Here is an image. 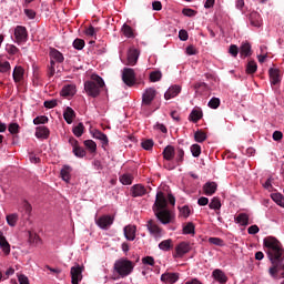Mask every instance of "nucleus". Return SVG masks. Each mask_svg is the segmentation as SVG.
Segmentation results:
<instances>
[{
  "mask_svg": "<svg viewBox=\"0 0 284 284\" xmlns=\"http://www.w3.org/2000/svg\"><path fill=\"white\" fill-rule=\"evenodd\" d=\"M92 136H93L94 139H97V140H100L103 145H108V144H109V139H108V136H106L104 133H102V132H100V131H98V130H94V131L92 132Z\"/></svg>",
  "mask_w": 284,
  "mask_h": 284,
  "instance_id": "4be33fe9",
  "label": "nucleus"
},
{
  "mask_svg": "<svg viewBox=\"0 0 284 284\" xmlns=\"http://www.w3.org/2000/svg\"><path fill=\"white\" fill-rule=\"evenodd\" d=\"M252 54V45L248 42H244L242 47H240V55L247 58Z\"/></svg>",
  "mask_w": 284,
  "mask_h": 284,
  "instance_id": "412c9836",
  "label": "nucleus"
},
{
  "mask_svg": "<svg viewBox=\"0 0 284 284\" xmlns=\"http://www.w3.org/2000/svg\"><path fill=\"white\" fill-rule=\"evenodd\" d=\"M28 40V32L26 27L18 26L14 29V42L18 44L26 43Z\"/></svg>",
  "mask_w": 284,
  "mask_h": 284,
  "instance_id": "20e7f679",
  "label": "nucleus"
},
{
  "mask_svg": "<svg viewBox=\"0 0 284 284\" xmlns=\"http://www.w3.org/2000/svg\"><path fill=\"white\" fill-rule=\"evenodd\" d=\"M209 242L211 244L216 245V246H224L225 245L224 241L222 239H220V237H210Z\"/></svg>",
  "mask_w": 284,
  "mask_h": 284,
  "instance_id": "de8ad7c7",
  "label": "nucleus"
},
{
  "mask_svg": "<svg viewBox=\"0 0 284 284\" xmlns=\"http://www.w3.org/2000/svg\"><path fill=\"white\" fill-rule=\"evenodd\" d=\"M154 145V142L152 140H145L142 142V148L146 151L151 150Z\"/></svg>",
  "mask_w": 284,
  "mask_h": 284,
  "instance_id": "864d4df0",
  "label": "nucleus"
},
{
  "mask_svg": "<svg viewBox=\"0 0 284 284\" xmlns=\"http://www.w3.org/2000/svg\"><path fill=\"white\" fill-rule=\"evenodd\" d=\"M191 152L194 158H199L201 155L202 149L199 144H193L191 146Z\"/></svg>",
  "mask_w": 284,
  "mask_h": 284,
  "instance_id": "37998d69",
  "label": "nucleus"
},
{
  "mask_svg": "<svg viewBox=\"0 0 284 284\" xmlns=\"http://www.w3.org/2000/svg\"><path fill=\"white\" fill-rule=\"evenodd\" d=\"M271 199H273V201L277 205L284 207V196L281 193H273V194H271Z\"/></svg>",
  "mask_w": 284,
  "mask_h": 284,
  "instance_id": "c756f323",
  "label": "nucleus"
},
{
  "mask_svg": "<svg viewBox=\"0 0 284 284\" xmlns=\"http://www.w3.org/2000/svg\"><path fill=\"white\" fill-rule=\"evenodd\" d=\"M183 233L184 234H194L195 233V226L192 222H189L184 227H183Z\"/></svg>",
  "mask_w": 284,
  "mask_h": 284,
  "instance_id": "ea45409f",
  "label": "nucleus"
},
{
  "mask_svg": "<svg viewBox=\"0 0 284 284\" xmlns=\"http://www.w3.org/2000/svg\"><path fill=\"white\" fill-rule=\"evenodd\" d=\"M172 247V240H165L159 244V248L162 251H169Z\"/></svg>",
  "mask_w": 284,
  "mask_h": 284,
  "instance_id": "58836bf2",
  "label": "nucleus"
},
{
  "mask_svg": "<svg viewBox=\"0 0 284 284\" xmlns=\"http://www.w3.org/2000/svg\"><path fill=\"white\" fill-rule=\"evenodd\" d=\"M163 155H164V159L168 161L173 160L175 155V149L172 145L166 146L164 149Z\"/></svg>",
  "mask_w": 284,
  "mask_h": 284,
  "instance_id": "a878e982",
  "label": "nucleus"
},
{
  "mask_svg": "<svg viewBox=\"0 0 284 284\" xmlns=\"http://www.w3.org/2000/svg\"><path fill=\"white\" fill-rule=\"evenodd\" d=\"M131 192L133 197H140L146 194V189L141 184H136L131 189Z\"/></svg>",
  "mask_w": 284,
  "mask_h": 284,
  "instance_id": "dca6fc26",
  "label": "nucleus"
},
{
  "mask_svg": "<svg viewBox=\"0 0 284 284\" xmlns=\"http://www.w3.org/2000/svg\"><path fill=\"white\" fill-rule=\"evenodd\" d=\"M179 38H180L181 41H187L189 34L185 30H181L180 33H179Z\"/></svg>",
  "mask_w": 284,
  "mask_h": 284,
  "instance_id": "680f3d73",
  "label": "nucleus"
},
{
  "mask_svg": "<svg viewBox=\"0 0 284 284\" xmlns=\"http://www.w3.org/2000/svg\"><path fill=\"white\" fill-rule=\"evenodd\" d=\"M19 215L16 213L7 215V223L9 226L14 227L18 223Z\"/></svg>",
  "mask_w": 284,
  "mask_h": 284,
  "instance_id": "c85d7f7f",
  "label": "nucleus"
},
{
  "mask_svg": "<svg viewBox=\"0 0 284 284\" xmlns=\"http://www.w3.org/2000/svg\"><path fill=\"white\" fill-rule=\"evenodd\" d=\"M104 87V81L97 74L91 77V81L85 82L84 89L90 97L97 98L100 94L101 88Z\"/></svg>",
  "mask_w": 284,
  "mask_h": 284,
  "instance_id": "f03ea898",
  "label": "nucleus"
},
{
  "mask_svg": "<svg viewBox=\"0 0 284 284\" xmlns=\"http://www.w3.org/2000/svg\"><path fill=\"white\" fill-rule=\"evenodd\" d=\"M182 91V88L180 85H172L169 88V90L165 92L164 98L165 100H171L178 97Z\"/></svg>",
  "mask_w": 284,
  "mask_h": 284,
  "instance_id": "9b49d317",
  "label": "nucleus"
},
{
  "mask_svg": "<svg viewBox=\"0 0 284 284\" xmlns=\"http://www.w3.org/2000/svg\"><path fill=\"white\" fill-rule=\"evenodd\" d=\"M204 193L207 195V196H211L213 195L216 190H217V184L215 182H207L204 187Z\"/></svg>",
  "mask_w": 284,
  "mask_h": 284,
  "instance_id": "a211bd4d",
  "label": "nucleus"
},
{
  "mask_svg": "<svg viewBox=\"0 0 284 284\" xmlns=\"http://www.w3.org/2000/svg\"><path fill=\"white\" fill-rule=\"evenodd\" d=\"M168 201L172 205H175V197L172 194H164L163 192L159 191L153 205V211L162 224H170L175 219L174 213L168 210Z\"/></svg>",
  "mask_w": 284,
  "mask_h": 284,
  "instance_id": "f257e3e1",
  "label": "nucleus"
},
{
  "mask_svg": "<svg viewBox=\"0 0 284 284\" xmlns=\"http://www.w3.org/2000/svg\"><path fill=\"white\" fill-rule=\"evenodd\" d=\"M194 138H195L196 142L202 143V142H204L206 140L207 136H206V134L204 132L197 131L195 133Z\"/></svg>",
  "mask_w": 284,
  "mask_h": 284,
  "instance_id": "a18cd8bd",
  "label": "nucleus"
},
{
  "mask_svg": "<svg viewBox=\"0 0 284 284\" xmlns=\"http://www.w3.org/2000/svg\"><path fill=\"white\" fill-rule=\"evenodd\" d=\"M114 222V219L110 215H104L97 221V224L102 229H109Z\"/></svg>",
  "mask_w": 284,
  "mask_h": 284,
  "instance_id": "9d476101",
  "label": "nucleus"
},
{
  "mask_svg": "<svg viewBox=\"0 0 284 284\" xmlns=\"http://www.w3.org/2000/svg\"><path fill=\"white\" fill-rule=\"evenodd\" d=\"M24 13L29 19H34L36 12L32 9H24Z\"/></svg>",
  "mask_w": 284,
  "mask_h": 284,
  "instance_id": "338daca9",
  "label": "nucleus"
},
{
  "mask_svg": "<svg viewBox=\"0 0 284 284\" xmlns=\"http://www.w3.org/2000/svg\"><path fill=\"white\" fill-rule=\"evenodd\" d=\"M260 232V229L257 225H251V227L248 229V234H257Z\"/></svg>",
  "mask_w": 284,
  "mask_h": 284,
  "instance_id": "69168bd1",
  "label": "nucleus"
},
{
  "mask_svg": "<svg viewBox=\"0 0 284 284\" xmlns=\"http://www.w3.org/2000/svg\"><path fill=\"white\" fill-rule=\"evenodd\" d=\"M146 227L151 235L154 236L156 240L162 237L163 232L154 221L150 220L146 224Z\"/></svg>",
  "mask_w": 284,
  "mask_h": 284,
  "instance_id": "0eeeda50",
  "label": "nucleus"
},
{
  "mask_svg": "<svg viewBox=\"0 0 284 284\" xmlns=\"http://www.w3.org/2000/svg\"><path fill=\"white\" fill-rule=\"evenodd\" d=\"M155 97H156V91L152 88L148 89L142 97V108H146L151 105Z\"/></svg>",
  "mask_w": 284,
  "mask_h": 284,
  "instance_id": "39448f33",
  "label": "nucleus"
},
{
  "mask_svg": "<svg viewBox=\"0 0 284 284\" xmlns=\"http://www.w3.org/2000/svg\"><path fill=\"white\" fill-rule=\"evenodd\" d=\"M114 268L121 277H125L133 272L134 264L126 258H121L115 262Z\"/></svg>",
  "mask_w": 284,
  "mask_h": 284,
  "instance_id": "7ed1b4c3",
  "label": "nucleus"
},
{
  "mask_svg": "<svg viewBox=\"0 0 284 284\" xmlns=\"http://www.w3.org/2000/svg\"><path fill=\"white\" fill-rule=\"evenodd\" d=\"M133 176L129 173L126 174H123L122 176H120V182L123 184V185H131L132 182H133Z\"/></svg>",
  "mask_w": 284,
  "mask_h": 284,
  "instance_id": "72a5a7b5",
  "label": "nucleus"
},
{
  "mask_svg": "<svg viewBox=\"0 0 284 284\" xmlns=\"http://www.w3.org/2000/svg\"><path fill=\"white\" fill-rule=\"evenodd\" d=\"M9 132L11 134H17L19 132V125L17 123H11L9 125Z\"/></svg>",
  "mask_w": 284,
  "mask_h": 284,
  "instance_id": "6e6d98bb",
  "label": "nucleus"
},
{
  "mask_svg": "<svg viewBox=\"0 0 284 284\" xmlns=\"http://www.w3.org/2000/svg\"><path fill=\"white\" fill-rule=\"evenodd\" d=\"M82 272H83V267H81L80 265H75L71 267L72 284H79L82 281L83 278Z\"/></svg>",
  "mask_w": 284,
  "mask_h": 284,
  "instance_id": "1a4fd4ad",
  "label": "nucleus"
},
{
  "mask_svg": "<svg viewBox=\"0 0 284 284\" xmlns=\"http://www.w3.org/2000/svg\"><path fill=\"white\" fill-rule=\"evenodd\" d=\"M283 139V133L280 131L273 132V141H281Z\"/></svg>",
  "mask_w": 284,
  "mask_h": 284,
  "instance_id": "e2e57ef3",
  "label": "nucleus"
},
{
  "mask_svg": "<svg viewBox=\"0 0 284 284\" xmlns=\"http://www.w3.org/2000/svg\"><path fill=\"white\" fill-rule=\"evenodd\" d=\"M183 14L185 17H194L195 16V11H193V9H183Z\"/></svg>",
  "mask_w": 284,
  "mask_h": 284,
  "instance_id": "774afa93",
  "label": "nucleus"
},
{
  "mask_svg": "<svg viewBox=\"0 0 284 284\" xmlns=\"http://www.w3.org/2000/svg\"><path fill=\"white\" fill-rule=\"evenodd\" d=\"M122 32L126 38H133L134 33L131 27L129 24H123Z\"/></svg>",
  "mask_w": 284,
  "mask_h": 284,
  "instance_id": "e433bc0d",
  "label": "nucleus"
},
{
  "mask_svg": "<svg viewBox=\"0 0 284 284\" xmlns=\"http://www.w3.org/2000/svg\"><path fill=\"white\" fill-rule=\"evenodd\" d=\"M257 71V64L254 61L248 62V64H246V73L248 74H253Z\"/></svg>",
  "mask_w": 284,
  "mask_h": 284,
  "instance_id": "4c0bfd02",
  "label": "nucleus"
},
{
  "mask_svg": "<svg viewBox=\"0 0 284 284\" xmlns=\"http://www.w3.org/2000/svg\"><path fill=\"white\" fill-rule=\"evenodd\" d=\"M262 186H264V189L272 191L273 186H272V178H270L268 180H266V182L264 184H262Z\"/></svg>",
  "mask_w": 284,
  "mask_h": 284,
  "instance_id": "0e129e2a",
  "label": "nucleus"
},
{
  "mask_svg": "<svg viewBox=\"0 0 284 284\" xmlns=\"http://www.w3.org/2000/svg\"><path fill=\"white\" fill-rule=\"evenodd\" d=\"M12 77L16 83L20 82L24 77V70L21 67H16Z\"/></svg>",
  "mask_w": 284,
  "mask_h": 284,
  "instance_id": "5701e85b",
  "label": "nucleus"
},
{
  "mask_svg": "<svg viewBox=\"0 0 284 284\" xmlns=\"http://www.w3.org/2000/svg\"><path fill=\"white\" fill-rule=\"evenodd\" d=\"M229 53L233 55V58H236L239 54V48L236 45H231L229 48Z\"/></svg>",
  "mask_w": 284,
  "mask_h": 284,
  "instance_id": "13d9d810",
  "label": "nucleus"
},
{
  "mask_svg": "<svg viewBox=\"0 0 284 284\" xmlns=\"http://www.w3.org/2000/svg\"><path fill=\"white\" fill-rule=\"evenodd\" d=\"M222 206L220 199L214 197L210 203V209L212 210H220Z\"/></svg>",
  "mask_w": 284,
  "mask_h": 284,
  "instance_id": "c03bdc74",
  "label": "nucleus"
},
{
  "mask_svg": "<svg viewBox=\"0 0 284 284\" xmlns=\"http://www.w3.org/2000/svg\"><path fill=\"white\" fill-rule=\"evenodd\" d=\"M18 281L20 284H30L29 278L23 274L18 275Z\"/></svg>",
  "mask_w": 284,
  "mask_h": 284,
  "instance_id": "bf43d9fd",
  "label": "nucleus"
},
{
  "mask_svg": "<svg viewBox=\"0 0 284 284\" xmlns=\"http://www.w3.org/2000/svg\"><path fill=\"white\" fill-rule=\"evenodd\" d=\"M212 275L220 284H226L229 280L222 270H215Z\"/></svg>",
  "mask_w": 284,
  "mask_h": 284,
  "instance_id": "f3484780",
  "label": "nucleus"
},
{
  "mask_svg": "<svg viewBox=\"0 0 284 284\" xmlns=\"http://www.w3.org/2000/svg\"><path fill=\"white\" fill-rule=\"evenodd\" d=\"M29 241L33 245H39L41 243L40 237L34 232H29Z\"/></svg>",
  "mask_w": 284,
  "mask_h": 284,
  "instance_id": "f704fd0d",
  "label": "nucleus"
},
{
  "mask_svg": "<svg viewBox=\"0 0 284 284\" xmlns=\"http://www.w3.org/2000/svg\"><path fill=\"white\" fill-rule=\"evenodd\" d=\"M191 251V245L187 242H182L175 247V253L173 256L175 258L183 257L186 253Z\"/></svg>",
  "mask_w": 284,
  "mask_h": 284,
  "instance_id": "423d86ee",
  "label": "nucleus"
},
{
  "mask_svg": "<svg viewBox=\"0 0 284 284\" xmlns=\"http://www.w3.org/2000/svg\"><path fill=\"white\" fill-rule=\"evenodd\" d=\"M123 82L128 87H133L135 84V73L132 69H124L123 75H122Z\"/></svg>",
  "mask_w": 284,
  "mask_h": 284,
  "instance_id": "6e6552de",
  "label": "nucleus"
},
{
  "mask_svg": "<svg viewBox=\"0 0 284 284\" xmlns=\"http://www.w3.org/2000/svg\"><path fill=\"white\" fill-rule=\"evenodd\" d=\"M50 57H51V59H52L51 64H53L54 61L58 62V63H62V62L64 61V58H63L62 53H60V52H59L58 50H55V49H52V50L50 51Z\"/></svg>",
  "mask_w": 284,
  "mask_h": 284,
  "instance_id": "6ab92c4d",
  "label": "nucleus"
},
{
  "mask_svg": "<svg viewBox=\"0 0 284 284\" xmlns=\"http://www.w3.org/2000/svg\"><path fill=\"white\" fill-rule=\"evenodd\" d=\"M75 92H77L75 85L69 84L62 89L61 94L63 97H73Z\"/></svg>",
  "mask_w": 284,
  "mask_h": 284,
  "instance_id": "b1692460",
  "label": "nucleus"
},
{
  "mask_svg": "<svg viewBox=\"0 0 284 284\" xmlns=\"http://www.w3.org/2000/svg\"><path fill=\"white\" fill-rule=\"evenodd\" d=\"M179 274L176 273H164L161 276V281L169 284H174L179 281Z\"/></svg>",
  "mask_w": 284,
  "mask_h": 284,
  "instance_id": "4468645a",
  "label": "nucleus"
},
{
  "mask_svg": "<svg viewBox=\"0 0 284 284\" xmlns=\"http://www.w3.org/2000/svg\"><path fill=\"white\" fill-rule=\"evenodd\" d=\"M150 79L152 82H158L162 79V73L160 71H154L150 74Z\"/></svg>",
  "mask_w": 284,
  "mask_h": 284,
  "instance_id": "49530a36",
  "label": "nucleus"
},
{
  "mask_svg": "<svg viewBox=\"0 0 284 284\" xmlns=\"http://www.w3.org/2000/svg\"><path fill=\"white\" fill-rule=\"evenodd\" d=\"M85 43L83 40H80V39H77L74 42H73V47L74 49L77 50H82L84 48Z\"/></svg>",
  "mask_w": 284,
  "mask_h": 284,
  "instance_id": "5fc2aeb1",
  "label": "nucleus"
},
{
  "mask_svg": "<svg viewBox=\"0 0 284 284\" xmlns=\"http://www.w3.org/2000/svg\"><path fill=\"white\" fill-rule=\"evenodd\" d=\"M49 134H50V131L45 126H39L36 130V136L38 139H47L49 136Z\"/></svg>",
  "mask_w": 284,
  "mask_h": 284,
  "instance_id": "393cba45",
  "label": "nucleus"
},
{
  "mask_svg": "<svg viewBox=\"0 0 284 284\" xmlns=\"http://www.w3.org/2000/svg\"><path fill=\"white\" fill-rule=\"evenodd\" d=\"M73 153L77 158H80V159H82L87 155V152L80 146H74L73 148Z\"/></svg>",
  "mask_w": 284,
  "mask_h": 284,
  "instance_id": "79ce46f5",
  "label": "nucleus"
},
{
  "mask_svg": "<svg viewBox=\"0 0 284 284\" xmlns=\"http://www.w3.org/2000/svg\"><path fill=\"white\" fill-rule=\"evenodd\" d=\"M184 161V151L182 149H180L176 153V162H183Z\"/></svg>",
  "mask_w": 284,
  "mask_h": 284,
  "instance_id": "052dcab7",
  "label": "nucleus"
},
{
  "mask_svg": "<svg viewBox=\"0 0 284 284\" xmlns=\"http://www.w3.org/2000/svg\"><path fill=\"white\" fill-rule=\"evenodd\" d=\"M221 104L220 99L217 98H213L210 102H209V106L212 109H217Z\"/></svg>",
  "mask_w": 284,
  "mask_h": 284,
  "instance_id": "603ef678",
  "label": "nucleus"
},
{
  "mask_svg": "<svg viewBox=\"0 0 284 284\" xmlns=\"http://www.w3.org/2000/svg\"><path fill=\"white\" fill-rule=\"evenodd\" d=\"M10 63L6 61L2 57H0V73H6L10 71Z\"/></svg>",
  "mask_w": 284,
  "mask_h": 284,
  "instance_id": "473e14b6",
  "label": "nucleus"
},
{
  "mask_svg": "<svg viewBox=\"0 0 284 284\" xmlns=\"http://www.w3.org/2000/svg\"><path fill=\"white\" fill-rule=\"evenodd\" d=\"M83 130H84V126H83L82 123H80L79 125H77L73 129V133H74L75 136L80 138L83 134Z\"/></svg>",
  "mask_w": 284,
  "mask_h": 284,
  "instance_id": "09e8293b",
  "label": "nucleus"
},
{
  "mask_svg": "<svg viewBox=\"0 0 284 284\" xmlns=\"http://www.w3.org/2000/svg\"><path fill=\"white\" fill-rule=\"evenodd\" d=\"M268 77L271 78V84L276 85L281 82V73L277 69L268 70Z\"/></svg>",
  "mask_w": 284,
  "mask_h": 284,
  "instance_id": "2eb2a0df",
  "label": "nucleus"
},
{
  "mask_svg": "<svg viewBox=\"0 0 284 284\" xmlns=\"http://www.w3.org/2000/svg\"><path fill=\"white\" fill-rule=\"evenodd\" d=\"M64 120L68 124H71L73 122L74 118V111L71 108H68L65 112L63 113Z\"/></svg>",
  "mask_w": 284,
  "mask_h": 284,
  "instance_id": "7c9ffc66",
  "label": "nucleus"
},
{
  "mask_svg": "<svg viewBox=\"0 0 284 284\" xmlns=\"http://www.w3.org/2000/svg\"><path fill=\"white\" fill-rule=\"evenodd\" d=\"M192 211L190 206L185 205L183 207H180V215L184 219H187L191 215Z\"/></svg>",
  "mask_w": 284,
  "mask_h": 284,
  "instance_id": "a19ab883",
  "label": "nucleus"
},
{
  "mask_svg": "<svg viewBox=\"0 0 284 284\" xmlns=\"http://www.w3.org/2000/svg\"><path fill=\"white\" fill-rule=\"evenodd\" d=\"M142 263H143L144 265L154 266L155 261H154V258H153L152 256H146V257H143V258H142Z\"/></svg>",
  "mask_w": 284,
  "mask_h": 284,
  "instance_id": "3c124183",
  "label": "nucleus"
},
{
  "mask_svg": "<svg viewBox=\"0 0 284 284\" xmlns=\"http://www.w3.org/2000/svg\"><path fill=\"white\" fill-rule=\"evenodd\" d=\"M248 221H250V217L245 213H240V215H237V217H235V222H237V224H240L242 226L248 225Z\"/></svg>",
  "mask_w": 284,
  "mask_h": 284,
  "instance_id": "bb28decb",
  "label": "nucleus"
},
{
  "mask_svg": "<svg viewBox=\"0 0 284 284\" xmlns=\"http://www.w3.org/2000/svg\"><path fill=\"white\" fill-rule=\"evenodd\" d=\"M70 173H71V169L69 166H64L61 170V176H62L63 181H65V182L70 181Z\"/></svg>",
  "mask_w": 284,
  "mask_h": 284,
  "instance_id": "c9c22d12",
  "label": "nucleus"
},
{
  "mask_svg": "<svg viewBox=\"0 0 284 284\" xmlns=\"http://www.w3.org/2000/svg\"><path fill=\"white\" fill-rule=\"evenodd\" d=\"M58 105V101L57 100H51V101H45L44 102V106L47 109H53Z\"/></svg>",
  "mask_w": 284,
  "mask_h": 284,
  "instance_id": "4d7b16f0",
  "label": "nucleus"
},
{
  "mask_svg": "<svg viewBox=\"0 0 284 284\" xmlns=\"http://www.w3.org/2000/svg\"><path fill=\"white\" fill-rule=\"evenodd\" d=\"M48 121H49V119L47 116H38V118H36L33 120V123L36 125H38V124H45V123H48Z\"/></svg>",
  "mask_w": 284,
  "mask_h": 284,
  "instance_id": "8fccbe9b",
  "label": "nucleus"
},
{
  "mask_svg": "<svg viewBox=\"0 0 284 284\" xmlns=\"http://www.w3.org/2000/svg\"><path fill=\"white\" fill-rule=\"evenodd\" d=\"M202 116H203V112L201 109H194L190 115L191 121L195 123L199 122L202 119Z\"/></svg>",
  "mask_w": 284,
  "mask_h": 284,
  "instance_id": "cd10ccee",
  "label": "nucleus"
},
{
  "mask_svg": "<svg viewBox=\"0 0 284 284\" xmlns=\"http://www.w3.org/2000/svg\"><path fill=\"white\" fill-rule=\"evenodd\" d=\"M0 247L6 255L10 254V251H11L10 244L8 243L7 239L3 236L1 232H0Z\"/></svg>",
  "mask_w": 284,
  "mask_h": 284,
  "instance_id": "aec40b11",
  "label": "nucleus"
},
{
  "mask_svg": "<svg viewBox=\"0 0 284 284\" xmlns=\"http://www.w3.org/2000/svg\"><path fill=\"white\" fill-rule=\"evenodd\" d=\"M84 145L85 148L89 150V152L91 154H95L97 153V143L92 140H87L84 141Z\"/></svg>",
  "mask_w": 284,
  "mask_h": 284,
  "instance_id": "2f4dec72",
  "label": "nucleus"
},
{
  "mask_svg": "<svg viewBox=\"0 0 284 284\" xmlns=\"http://www.w3.org/2000/svg\"><path fill=\"white\" fill-rule=\"evenodd\" d=\"M124 236L128 241H134L136 236V226L128 225L124 227Z\"/></svg>",
  "mask_w": 284,
  "mask_h": 284,
  "instance_id": "ddd939ff",
  "label": "nucleus"
},
{
  "mask_svg": "<svg viewBox=\"0 0 284 284\" xmlns=\"http://www.w3.org/2000/svg\"><path fill=\"white\" fill-rule=\"evenodd\" d=\"M139 57L140 52L136 49L131 48L128 53V64L131 67L135 65L139 60Z\"/></svg>",
  "mask_w": 284,
  "mask_h": 284,
  "instance_id": "f8f14e48",
  "label": "nucleus"
}]
</instances>
